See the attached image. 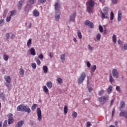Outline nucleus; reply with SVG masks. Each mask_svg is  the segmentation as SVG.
Returning a JSON list of instances; mask_svg holds the SVG:
<instances>
[{
  "instance_id": "obj_49",
  "label": "nucleus",
  "mask_w": 127,
  "mask_h": 127,
  "mask_svg": "<svg viewBox=\"0 0 127 127\" xmlns=\"http://www.w3.org/2000/svg\"><path fill=\"white\" fill-rule=\"evenodd\" d=\"M11 19V16L9 15L8 17H6V21L7 22H9V21Z\"/></svg>"
},
{
  "instance_id": "obj_43",
  "label": "nucleus",
  "mask_w": 127,
  "mask_h": 127,
  "mask_svg": "<svg viewBox=\"0 0 127 127\" xmlns=\"http://www.w3.org/2000/svg\"><path fill=\"white\" fill-rule=\"evenodd\" d=\"M92 7H91V6L87 7V11L88 12H89V13H91V12H92Z\"/></svg>"
},
{
  "instance_id": "obj_48",
  "label": "nucleus",
  "mask_w": 127,
  "mask_h": 127,
  "mask_svg": "<svg viewBox=\"0 0 127 127\" xmlns=\"http://www.w3.org/2000/svg\"><path fill=\"white\" fill-rule=\"evenodd\" d=\"M87 46L89 51H93V47H92L91 45H88Z\"/></svg>"
},
{
  "instance_id": "obj_36",
  "label": "nucleus",
  "mask_w": 127,
  "mask_h": 127,
  "mask_svg": "<svg viewBox=\"0 0 127 127\" xmlns=\"http://www.w3.org/2000/svg\"><path fill=\"white\" fill-rule=\"evenodd\" d=\"M121 48L124 50H127V44H124L123 46H121Z\"/></svg>"
},
{
  "instance_id": "obj_33",
  "label": "nucleus",
  "mask_w": 127,
  "mask_h": 127,
  "mask_svg": "<svg viewBox=\"0 0 127 127\" xmlns=\"http://www.w3.org/2000/svg\"><path fill=\"white\" fill-rule=\"evenodd\" d=\"M77 112L73 111L72 114V117L73 118V119H75V118H77Z\"/></svg>"
},
{
  "instance_id": "obj_3",
  "label": "nucleus",
  "mask_w": 127,
  "mask_h": 127,
  "mask_svg": "<svg viewBox=\"0 0 127 127\" xmlns=\"http://www.w3.org/2000/svg\"><path fill=\"white\" fill-rule=\"evenodd\" d=\"M4 83L7 88H9V85L11 82V77L8 75L4 76Z\"/></svg>"
},
{
  "instance_id": "obj_19",
  "label": "nucleus",
  "mask_w": 127,
  "mask_h": 127,
  "mask_svg": "<svg viewBox=\"0 0 127 127\" xmlns=\"http://www.w3.org/2000/svg\"><path fill=\"white\" fill-rule=\"evenodd\" d=\"M75 17H76V12H74L69 16V18H70V20H72L73 21H74V20L75 19Z\"/></svg>"
},
{
  "instance_id": "obj_13",
  "label": "nucleus",
  "mask_w": 127,
  "mask_h": 127,
  "mask_svg": "<svg viewBox=\"0 0 127 127\" xmlns=\"http://www.w3.org/2000/svg\"><path fill=\"white\" fill-rule=\"evenodd\" d=\"M85 25H88V26H89L90 28H93V27H94V24H93V23L89 20H86L85 22Z\"/></svg>"
},
{
  "instance_id": "obj_25",
  "label": "nucleus",
  "mask_w": 127,
  "mask_h": 127,
  "mask_svg": "<svg viewBox=\"0 0 127 127\" xmlns=\"http://www.w3.org/2000/svg\"><path fill=\"white\" fill-rule=\"evenodd\" d=\"M113 90V86L110 85L107 89V94H110L112 93Z\"/></svg>"
},
{
  "instance_id": "obj_37",
  "label": "nucleus",
  "mask_w": 127,
  "mask_h": 127,
  "mask_svg": "<svg viewBox=\"0 0 127 127\" xmlns=\"http://www.w3.org/2000/svg\"><path fill=\"white\" fill-rule=\"evenodd\" d=\"M67 113H68V107L65 105L64 107V113L66 115Z\"/></svg>"
},
{
  "instance_id": "obj_1",
  "label": "nucleus",
  "mask_w": 127,
  "mask_h": 127,
  "mask_svg": "<svg viewBox=\"0 0 127 127\" xmlns=\"http://www.w3.org/2000/svg\"><path fill=\"white\" fill-rule=\"evenodd\" d=\"M109 8L105 7L103 9V11L101 12V18L102 19H108L109 18Z\"/></svg>"
},
{
  "instance_id": "obj_8",
  "label": "nucleus",
  "mask_w": 127,
  "mask_h": 127,
  "mask_svg": "<svg viewBox=\"0 0 127 127\" xmlns=\"http://www.w3.org/2000/svg\"><path fill=\"white\" fill-rule=\"evenodd\" d=\"M7 117L8 118V125H11V124H12L13 123V115L12 114L10 113L7 115Z\"/></svg>"
},
{
  "instance_id": "obj_63",
  "label": "nucleus",
  "mask_w": 127,
  "mask_h": 127,
  "mask_svg": "<svg viewBox=\"0 0 127 127\" xmlns=\"http://www.w3.org/2000/svg\"><path fill=\"white\" fill-rule=\"evenodd\" d=\"M114 102H115V100L114 99H112L110 103L111 106H113V105H114Z\"/></svg>"
},
{
  "instance_id": "obj_15",
  "label": "nucleus",
  "mask_w": 127,
  "mask_h": 127,
  "mask_svg": "<svg viewBox=\"0 0 127 127\" xmlns=\"http://www.w3.org/2000/svg\"><path fill=\"white\" fill-rule=\"evenodd\" d=\"M29 52H30L31 55L32 56H35L36 55V53H35V49L34 48H31L30 50H29Z\"/></svg>"
},
{
  "instance_id": "obj_20",
  "label": "nucleus",
  "mask_w": 127,
  "mask_h": 127,
  "mask_svg": "<svg viewBox=\"0 0 127 127\" xmlns=\"http://www.w3.org/2000/svg\"><path fill=\"white\" fill-rule=\"evenodd\" d=\"M65 59H66V55L65 54H62L61 56V60L62 63H64Z\"/></svg>"
},
{
  "instance_id": "obj_62",
  "label": "nucleus",
  "mask_w": 127,
  "mask_h": 127,
  "mask_svg": "<svg viewBox=\"0 0 127 127\" xmlns=\"http://www.w3.org/2000/svg\"><path fill=\"white\" fill-rule=\"evenodd\" d=\"M88 90L89 93H91V92H92V91H93V88L91 87H89L88 88Z\"/></svg>"
},
{
  "instance_id": "obj_47",
  "label": "nucleus",
  "mask_w": 127,
  "mask_h": 127,
  "mask_svg": "<svg viewBox=\"0 0 127 127\" xmlns=\"http://www.w3.org/2000/svg\"><path fill=\"white\" fill-rule=\"evenodd\" d=\"M110 19L111 20H113L114 19V12H111L110 13Z\"/></svg>"
},
{
  "instance_id": "obj_55",
  "label": "nucleus",
  "mask_w": 127,
  "mask_h": 127,
  "mask_svg": "<svg viewBox=\"0 0 127 127\" xmlns=\"http://www.w3.org/2000/svg\"><path fill=\"white\" fill-rule=\"evenodd\" d=\"M36 62L37 64V65H40V64H41V62L40 61V60L39 59H36Z\"/></svg>"
},
{
  "instance_id": "obj_18",
  "label": "nucleus",
  "mask_w": 127,
  "mask_h": 127,
  "mask_svg": "<svg viewBox=\"0 0 127 127\" xmlns=\"http://www.w3.org/2000/svg\"><path fill=\"white\" fill-rule=\"evenodd\" d=\"M32 42V39L30 38L27 42V46L28 48H30V47H31Z\"/></svg>"
},
{
  "instance_id": "obj_27",
  "label": "nucleus",
  "mask_w": 127,
  "mask_h": 127,
  "mask_svg": "<svg viewBox=\"0 0 127 127\" xmlns=\"http://www.w3.org/2000/svg\"><path fill=\"white\" fill-rule=\"evenodd\" d=\"M46 85L48 89H51L52 88V82L49 81L47 83Z\"/></svg>"
},
{
  "instance_id": "obj_4",
  "label": "nucleus",
  "mask_w": 127,
  "mask_h": 127,
  "mask_svg": "<svg viewBox=\"0 0 127 127\" xmlns=\"http://www.w3.org/2000/svg\"><path fill=\"white\" fill-rule=\"evenodd\" d=\"M109 95H105L104 96L100 97L98 98L99 102H101L102 104H105L109 101Z\"/></svg>"
},
{
  "instance_id": "obj_51",
  "label": "nucleus",
  "mask_w": 127,
  "mask_h": 127,
  "mask_svg": "<svg viewBox=\"0 0 127 127\" xmlns=\"http://www.w3.org/2000/svg\"><path fill=\"white\" fill-rule=\"evenodd\" d=\"M116 90L117 91V92H119V93H120L121 92V87L119 86H116Z\"/></svg>"
},
{
  "instance_id": "obj_29",
  "label": "nucleus",
  "mask_w": 127,
  "mask_h": 127,
  "mask_svg": "<svg viewBox=\"0 0 127 127\" xmlns=\"http://www.w3.org/2000/svg\"><path fill=\"white\" fill-rule=\"evenodd\" d=\"M105 94V90L101 89L98 91L99 96H103Z\"/></svg>"
},
{
  "instance_id": "obj_53",
  "label": "nucleus",
  "mask_w": 127,
  "mask_h": 127,
  "mask_svg": "<svg viewBox=\"0 0 127 127\" xmlns=\"http://www.w3.org/2000/svg\"><path fill=\"white\" fill-rule=\"evenodd\" d=\"M7 13V10H5L4 11V13L3 14V18H5V17H6V14Z\"/></svg>"
},
{
  "instance_id": "obj_60",
  "label": "nucleus",
  "mask_w": 127,
  "mask_h": 127,
  "mask_svg": "<svg viewBox=\"0 0 127 127\" xmlns=\"http://www.w3.org/2000/svg\"><path fill=\"white\" fill-rule=\"evenodd\" d=\"M92 126V124L91 123V122H88L87 123V127H91Z\"/></svg>"
},
{
  "instance_id": "obj_44",
  "label": "nucleus",
  "mask_w": 127,
  "mask_h": 127,
  "mask_svg": "<svg viewBox=\"0 0 127 127\" xmlns=\"http://www.w3.org/2000/svg\"><path fill=\"white\" fill-rule=\"evenodd\" d=\"M5 37H6V40L8 41L9 39V37H10V35H9V33H7L5 35Z\"/></svg>"
},
{
  "instance_id": "obj_12",
  "label": "nucleus",
  "mask_w": 127,
  "mask_h": 127,
  "mask_svg": "<svg viewBox=\"0 0 127 127\" xmlns=\"http://www.w3.org/2000/svg\"><path fill=\"white\" fill-rule=\"evenodd\" d=\"M32 8V6L29 4H27V5L24 7V11L26 12H28L30 9Z\"/></svg>"
},
{
  "instance_id": "obj_40",
  "label": "nucleus",
  "mask_w": 127,
  "mask_h": 127,
  "mask_svg": "<svg viewBox=\"0 0 127 127\" xmlns=\"http://www.w3.org/2000/svg\"><path fill=\"white\" fill-rule=\"evenodd\" d=\"M37 107V104H34L32 105L31 110L32 111H34L36 109V107Z\"/></svg>"
},
{
  "instance_id": "obj_2",
  "label": "nucleus",
  "mask_w": 127,
  "mask_h": 127,
  "mask_svg": "<svg viewBox=\"0 0 127 127\" xmlns=\"http://www.w3.org/2000/svg\"><path fill=\"white\" fill-rule=\"evenodd\" d=\"M86 73L85 72H82L80 76L77 78V82L79 85H81L82 83L84 82L85 79H86Z\"/></svg>"
},
{
  "instance_id": "obj_28",
  "label": "nucleus",
  "mask_w": 127,
  "mask_h": 127,
  "mask_svg": "<svg viewBox=\"0 0 127 127\" xmlns=\"http://www.w3.org/2000/svg\"><path fill=\"white\" fill-rule=\"evenodd\" d=\"M43 90L46 94H47L49 92V90H48V88L45 85L43 87Z\"/></svg>"
},
{
  "instance_id": "obj_26",
  "label": "nucleus",
  "mask_w": 127,
  "mask_h": 127,
  "mask_svg": "<svg viewBox=\"0 0 127 127\" xmlns=\"http://www.w3.org/2000/svg\"><path fill=\"white\" fill-rule=\"evenodd\" d=\"M57 81L60 85H62V84H63V79L61 77H58Z\"/></svg>"
},
{
  "instance_id": "obj_57",
  "label": "nucleus",
  "mask_w": 127,
  "mask_h": 127,
  "mask_svg": "<svg viewBox=\"0 0 127 127\" xmlns=\"http://www.w3.org/2000/svg\"><path fill=\"white\" fill-rule=\"evenodd\" d=\"M118 44L121 46H122V44L123 43V41H122L120 39L118 40Z\"/></svg>"
},
{
  "instance_id": "obj_58",
  "label": "nucleus",
  "mask_w": 127,
  "mask_h": 127,
  "mask_svg": "<svg viewBox=\"0 0 127 127\" xmlns=\"http://www.w3.org/2000/svg\"><path fill=\"white\" fill-rule=\"evenodd\" d=\"M22 5L20 4H19V3H18V5H17V7H18V9L20 10V9H21V7H22Z\"/></svg>"
},
{
  "instance_id": "obj_11",
  "label": "nucleus",
  "mask_w": 127,
  "mask_h": 127,
  "mask_svg": "<svg viewBox=\"0 0 127 127\" xmlns=\"http://www.w3.org/2000/svg\"><path fill=\"white\" fill-rule=\"evenodd\" d=\"M120 117H124L125 119H127V111L126 110L122 111L120 113Z\"/></svg>"
},
{
  "instance_id": "obj_59",
  "label": "nucleus",
  "mask_w": 127,
  "mask_h": 127,
  "mask_svg": "<svg viewBox=\"0 0 127 127\" xmlns=\"http://www.w3.org/2000/svg\"><path fill=\"white\" fill-rule=\"evenodd\" d=\"M112 2L114 4H117L118 3V0H112Z\"/></svg>"
},
{
  "instance_id": "obj_46",
  "label": "nucleus",
  "mask_w": 127,
  "mask_h": 127,
  "mask_svg": "<svg viewBox=\"0 0 127 127\" xmlns=\"http://www.w3.org/2000/svg\"><path fill=\"white\" fill-rule=\"evenodd\" d=\"M4 24V20L3 19H2L0 20V25L2 26Z\"/></svg>"
},
{
  "instance_id": "obj_52",
  "label": "nucleus",
  "mask_w": 127,
  "mask_h": 127,
  "mask_svg": "<svg viewBox=\"0 0 127 127\" xmlns=\"http://www.w3.org/2000/svg\"><path fill=\"white\" fill-rule=\"evenodd\" d=\"M77 36L80 39L82 38V34H81V32H78L77 33Z\"/></svg>"
},
{
  "instance_id": "obj_56",
  "label": "nucleus",
  "mask_w": 127,
  "mask_h": 127,
  "mask_svg": "<svg viewBox=\"0 0 127 127\" xmlns=\"http://www.w3.org/2000/svg\"><path fill=\"white\" fill-rule=\"evenodd\" d=\"M86 66L88 68H90V67H91V63H90V62H86Z\"/></svg>"
},
{
  "instance_id": "obj_61",
  "label": "nucleus",
  "mask_w": 127,
  "mask_h": 127,
  "mask_svg": "<svg viewBox=\"0 0 127 127\" xmlns=\"http://www.w3.org/2000/svg\"><path fill=\"white\" fill-rule=\"evenodd\" d=\"M115 112H116V109L115 108H113V109L112 110V117H114V115H115Z\"/></svg>"
},
{
  "instance_id": "obj_14",
  "label": "nucleus",
  "mask_w": 127,
  "mask_h": 127,
  "mask_svg": "<svg viewBox=\"0 0 127 127\" xmlns=\"http://www.w3.org/2000/svg\"><path fill=\"white\" fill-rule=\"evenodd\" d=\"M87 4H88L91 7H94L95 1H94V0H89L87 2Z\"/></svg>"
},
{
  "instance_id": "obj_31",
  "label": "nucleus",
  "mask_w": 127,
  "mask_h": 127,
  "mask_svg": "<svg viewBox=\"0 0 127 127\" xmlns=\"http://www.w3.org/2000/svg\"><path fill=\"white\" fill-rule=\"evenodd\" d=\"M112 41L114 43H117V35H113L112 36Z\"/></svg>"
},
{
  "instance_id": "obj_42",
  "label": "nucleus",
  "mask_w": 127,
  "mask_h": 127,
  "mask_svg": "<svg viewBox=\"0 0 127 127\" xmlns=\"http://www.w3.org/2000/svg\"><path fill=\"white\" fill-rule=\"evenodd\" d=\"M99 30L100 32L102 33L103 31H104V28H103V26L102 25H99Z\"/></svg>"
},
{
  "instance_id": "obj_34",
  "label": "nucleus",
  "mask_w": 127,
  "mask_h": 127,
  "mask_svg": "<svg viewBox=\"0 0 127 127\" xmlns=\"http://www.w3.org/2000/svg\"><path fill=\"white\" fill-rule=\"evenodd\" d=\"M3 59L4 61H7L8 60V56L5 54L3 55Z\"/></svg>"
},
{
  "instance_id": "obj_30",
  "label": "nucleus",
  "mask_w": 127,
  "mask_h": 127,
  "mask_svg": "<svg viewBox=\"0 0 127 127\" xmlns=\"http://www.w3.org/2000/svg\"><path fill=\"white\" fill-rule=\"evenodd\" d=\"M19 74L21 77H23V76H24V70L22 68H20Z\"/></svg>"
},
{
  "instance_id": "obj_38",
  "label": "nucleus",
  "mask_w": 127,
  "mask_h": 127,
  "mask_svg": "<svg viewBox=\"0 0 127 127\" xmlns=\"http://www.w3.org/2000/svg\"><path fill=\"white\" fill-rule=\"evenodd\" d=\"M15 14H16V11L12 10L10 11V16H12L13 15H15Z\"/></svg>"
},
{
  "instance_id": "obj_64",
  "label": "nucleus",
  "mask_w": 127,
  "mask_h": 127,
  "mask_svg": "<svg viewBox=\"0 0 127 127\" xmlns=\"http://www.w3.org/2000/svg\"><path fill=\"white\" fill-rule=\"evenodd\" d=\"M41 3H45L46 2V0H40Z\"/></svg>"
},
{
  "instance_id": "obj_23",
  "label": "nucleus",
  "mask_w": 127,
  "mask_h": 127,
  "mask_svg": "<svg viewBox=\"0 0 127 127\" xmlns=\"http://www.w3.org/2000/svg\"><path fill=\"white\" fill-rule=\"evenodd\" d=\"M122 20V11H118V21L120 22Z\"/></svg>"
},
{
  "instance_id": "obj_32",
  "label": "nucleus",
  "mask_w": 127,
  "mask_h": 127,
  "mask_svg": "<svg viewBox=\"0 0 127 127\" xmlns=\"http://www.w3.org/2000/svg\"><path fill=\"white\" fill-rule=\"evenodd\" d=\"M125 107H126V103L124 101H121L120 103L121 109H123Z\"/></svg>"
},
{
  "instance_id": "obj_39",
  "label": "nucleus",
  "mask_w": 127,
  "mask_h": 127,
  "mask_svg": "<svg viewBox=\"0 0 127 127\" xmlns=\"http://www.w3.org/2000/svg\"><path fill=\"white\" fill-rule=\"evenodd\" d=\"M109 80L110 83H114V82H115V79H114V78L113 77V76H112V75L110 76Z\"/></svg>"
},
{
  "instance_id": "obj_5",
  "label": "nucleus",
  "mask_w": 127,
  "mask_h": 127,
  "mask_svg": "<svg viewBox=\"0 0 127 127\" xmlns=\"http://www.w3.org/2000/svg\"><path fill=\"white\" fill-rule=\"evenodd\" d=\"M54 6L56 12L61 11L60 9H61V4L60 3V1H59V0H56L55 1Z\"/></svg>"
},
{
  "instance_id": "obj_50",
  "label": "nucleus",
  "mask_w": 127,
  "mask_h": 127,
  "mask_svg": "<svg viewBox=\"0 0 127 127\" xmlns=\"http://www.w3.org/2000/svg\"><path fill=\"white\" fill-rule=\"evenodd\" d=\"M38 58H39V59H40V60H43L44 57H43V55L42 54H40L38 56Z\"/></svg>"
},
{
  "instance_id": "obj_21",
  "label": "nucleus",
  "mask_w": 127,
  "mask_h": 127,
  "mask_svg": "<svg viewBox=\"0 0 127 127\" xmlns=\"http://www.w3.org/2000/svg\"><path fill=\"white\" fill-rule=\"evenodd\" d=\"M24 124V121H21L18 122L16 124V127H21Z\"/></svg>"
},
{
  "instance_id": "obj_22",
  "label": "nucleus",
  "mask_w": 127,
  "mask_h": 127,
  "mask_svg": "<svg viewBox=\"0 0 127 127\" xmlns=\"http://www.w3.org/2000/svg\"><path fill=\"white\" fill-rule=\"evenodd\" d=\"M43 71L45 74H47L48 73V67L46 65L43 66Z\"/></svg>"
},
{
  "instance_id": "obj_17",
  "label": "nucleus",
  "mask_w": 127,
  "mask_h": 127,
  "mask_svg": "<svg viewBox=\"0 0 127 127\" xmlns=\"http://www.w3.org/2000/svg\"><path fill=\"white\" fill-rule=\"evenodd\" d=\"M91 70L90 73L91 75H93V74H94V73L95 72V71L97 70V65H93L92 66H91Z\"/></svg>"
},
{
  "instance_id": "obj_41",
  "label": "nucleus",
  "mask_w": 127,
  "mask_h": 127,
  "mask_svg": "<svg viewBox=\"0 0 127 127\" xmlns=\"http://www.w3.org/2000/svg\"><path fill=\"white\" fill-rule=\"evenodd\" d=\"M101 35H100V33H98L96 35V38H97V40H98V41H100V40H101Z\"/></svg>"
},
{
  "instance_id": "obj_7",
  "label": "nucleus",
  "mask_w": 127,
  "mask_h": 127,
  "mask_svg": "<svg viewBox=\"0 0 127 127\" xmlns=\"http://www.w3.org/2000/svg\"><path fill=\"white\" fill-rule=\"evenodd\" d=\"M112 74L114 78L118 79L119 77L120 73L117 69H113L112 70Z\"/></svg>"
},
{
  "instance_id": "obj_54",
  "label": "nucleus",
  "mask_w": 127,
  "mask_h": 127,
  "mask_svg": "<svg viewBox=\"0 0 127 127\" xmlns=\"http://www.w3.org/2000/svg\"><path fill=\"white\" fill-rule=\"evenodd\" d=\"M31 66H32L33 69H36V64H35L34 63H32L31 64Z\"/></svg>"
},
{
  "instance_id": "obj_6",
  "label": "nucleus",
  "mask_w": 127,
  "mask_h": 127,
  "mask_svg": "<svg viewBox=\"0 0 127 127\" xmlns=\"http://www.w3.org/2000/svg\"><path fill=\"white\" fill-rule=\"evenodd\" d=\"M37 114L38 121L41 122L42 121V114L41 113V110L39 108H37Z\"/></svg>"
},
{
  "instance_id": "obj_10",
  "label": "nucleus",
  "mask_w": 127,
  "mask_h": 127,
  "mask_svg": "<svg viewBox=\"0 0 127 127\" xmlns=\"http://www.w3.org/2000/svg\"><path fill=\"white\" fill-rule=\"evenodd\" d=\"M61 14V11L56 12V14L55 15V19L57 21H59L60 19V15Z\"/></svg>"
},
{
  "instance_id": "obj_35",
  "label": "nucleus",
  "mask_w": 127,
  "mask_h": 127,
  "mask_svg": "<svg viewBox=\"0 0 127 127\" xmlns=\"http://www.w3.org/2000/svg\"><path fill=\"white\" fill-rule=\"evenodd\" d=\"M36 2V0H29L28 3L30 4H34Z\"/></svg>"
},
{
  "instance_id": "obj_16",
  "label": "nucleus",
  "mask_w": 127,
  "mask_h": 127,
  "mask_svg": "<svg viewBox=\"0 0 127 127\" xmlns=\"http://www.w3.org/2000/svg\"><path fill=\"white\" fill-rule=\"evenodd\" d=\"M24 107V104H21L19 105L17 107V111H18L19 112H23Z\"/></svg>"
},
{
  "instance_id": "obj_9",
  "label": "nucleus",
  "mask_w": 127,
  "mask_h": 127,
  "mask_svg": "<svg viewBox=\"0 0 127 127\" xmlns=\"http://www.w3.org/2000/svg\"><path fill=\"white\" fill-rule=\"evenodd\" d=\"M23 112H25L26 113H28V114H30V113H31V110L29 108V107L27 106V105L24 104Z\"/></svg>"
},
{
  "instance_id": "obj_45",
  "label": "nucleus",
  "mask_w": 127,
  "mask_h": 127,
  "mask_svg": "<svg viewBox=\"0 0 127 127\" xmlns=\"http://www.w3.org/2000/svg\"><path fill=\"white\" fill-rule=\"evenodd\" d=\"M24 1L25 0H20L19 2L18 3L19 4H21V5H23L24 4Z\"/></svg>"
},
{
  "instance_id": "obj_24",
  "label": "nucleus",
  "mask_w": 127,
  "mask_h": 127,
  "mask_svg": "<svg viewBox=\"0 0 127 127\" xmlns=\"http://www.w3.org/2000/svg\"><path fill=\"white\" fill-rule=\"evenodd\" d=\"M34 16L37 17L39 16V12L37 10H34L33 12Z\"/></svg>"
}]
</instances>
